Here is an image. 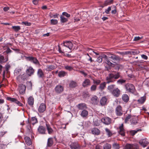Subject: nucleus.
<instances>
[{
    "label": "nucleus",
    "mask_w": 149,
    "mask_h": 149,
    "mask_svg": "<svg viewBox=\"0 0 149 149\" xmlns=\"http://www.w3.org/2000/svg\"><path fill=\"white\" fill-rule=\"evenodd\" d=\"M24 57L26 60L30 61L35 65H40V63L38 61L35 57L30 56H24Z\"/></svg>",
    "instance_id": "nucleus-3"
},
{
    "label": "nucleus",
    "mask_w": 149,
    "mask_h": 149,
    "mask_svg": "<svg viewBox=\"0 0 149 149\" xmlns=\"http://www.w3.org/2000/svg\"><path fill=\"white\" fill-rule=\"evenodd\" d=\"M97 88V86L95 85H93L91 87L90 89L91 91H95Z\"/></svg>",
    "instance_id": "nucleus-48"
},
{
    "label": "nucleus",
    "mask_w": 149,
    "mask_h": 149,
    "mask_svg": "<svg viewBox=\"0 0 149 149\" xmlns=\"http://www.w3.org/2000/svg\"><path fill=\"white\" fill-rule=\"evenodd\" d=\"M126 81L125 79H120L117 81V83L119 84H122L125 83Z\"/></svg>",
    "instance_id": "nucleus-47"
},
{
    "label": "nucleus",
    "mask_w": 149,
    "mask_h": 149,
    "mask_svg": "<svg viewBox=\"0 0 149 149\" xmlns=\"http://www.w3.org/2000/svg\"><path fill=\"white\" fill-rule=\"evenodd\" d=\"M102 59L101 56H99L97 58V61L99 63L102 62Z\"/></svg>",
    "instance_id": "nucleus-57"
},
{
    "label": "nucleus",
    "mask_w": 149,
    "mask_h": 149,
    "mask_svg": "<svg viewBox=\"0 0 149 149\" xmlns=\"http://www.w3.org/2000/svg\"><path fill=\"white\" fill-rule=\"evenodd\" d=\"M91 81L88 79H86L82 83V86L84 88L90 85Z\"/></svg>",
    "instance_id": "nucleus-20"
},
{
    "label": "nucleus",
    "mask_w": 149,
    "mask_h": 149,
    "mask_svg": "<svg viewBox=\"0 0 149 149\" xmlns=\"http://www.w3.org/2000/svg\"><path fill=\"white\" fill-rule=\"evenodd\" d=\"M142 37H140L139 36L135 37L133 40L134 41H137L139 40H140L142 38Z\"/></svg>",
    "instance_id": "nucleus-59"
},
{
    "label": "nucleus",
    "mask_w": 149,
    "mask_h": 149,
    "mask_svg": "<svg viewBox=\"0 0 149 149\" xmlns=\"http://www.w3.org/2000/svg\"><path fill=\"white\" fill-rule=\"evenodd\" d=\"M69 87L70 88H74L77 86V82L73 81H71L69 84Z\"/></svg>",
    "instance_id": "nucleus-30"
},
{
    "label": "nucleus",
    "mask_w": 149,
    "mask_h": 149,
    "mask_svg": "<svg viewBox=\"0 0 149 149\" xmlns=\"http://www.w3.org/2000/svg\"><path fill=\"white\" fill-rule=\"evenodd\" d=\"M83 95L84 97H89V94L88 92L85 91L83 92Z\"/></svg>",
    "instance_id": "nucleus-53"
},
{
    "label": "nucleus",
    "mask_w": 149,
    "mask_h": 149,
    "mask_svg": "<svg viewBox=\"0 0 149 149\" xmlns=\"http://www.w3.org/2000/svg\"><path fill=\"white\" fill-rule=\"evenodd\" d=\"M12 52V51L10 49L9 47H8L5 51L4 52H6L7 54H9L11 53Z\"/></svg>",
    "instance_id": "nucleus-58"
},
{
    "label": "nucleus",
    "mask_w": 149,
    "mask_h": 149,
    "mask_svg": "<svg viewBox=\"0 0 149 149\" xmlns=\"http://www.w3.org/2000/svg\"><path fill=\"white\" fill-rule=\"evenodd\" d=\"M26 74L29 77L31 76L34 74V70L31 66H29L26 70Z\"/></svg>",
    "instance_id": "nucleus-14"
},
{
    "label": "nucleus",
    "mask_w": 149,
    "mask_h": 149,
    "mask_svg": "<svg viewBox=\"0 0 149 149\" xmlns=\"http://www.w3.org/2000/svg\"><path fill=\"white\" fill-rule=\"evenodd\" d=\"M53 143V141L52 138H49L47 140V146L48 147L51 146Z\"/></svg>",
    "instance_id": "nucleus-34"
},
{
    "label": "nucleus",
    "mask_w": 149,
    "mask_h": 149,
    "mask_svg": "<svg viewBox=\"0 0 149 149\" xmlns=\"http://www.w3.org/2000/svg\"><path fill=\"white\" fill-rule=\"evenodd\" d=\"M7 100L10 101L11 102H14L17 104L18 105L21 107H23V105L19 101L15 98H12L9 97H6Z\"/></svg>",
    "instance_id": "nucleus-6"
},
{
    "label": "nucleus",
    "mask_w": 149,
    "mask_h": 149,
    "mask_svg": "<svg viewBox=\"0 0 149 149\" xmlns=\"http://www.w3.org/2000/svg\"><path fill=\"white\" fill-rule=\"evenodd\" d=\"M25 142L28 146H30L32 144V142L31 139L28 136H26L24 138Z\"/></svg>",
    "instance_id": "nucleus-28"
},
{
    "label": "nucleus",
    "mask_w": 149,
    "mask_h": 149,
    "mask_svg": "<svg viewBox=\"0 0 149 149\" xmlns=\"http://www.w3.org/2000/svg\"><path fill=\"white\" fill-rule=\"evenodd\" d=\"M70 148L72 149H77L80 147V146L77 142H74L72 143L70 146Z\"/></svg>",
    "instance_id": "nucleus-21"
},
{
    "label": "nucleus",
    "mask_w": 149,
    "mask_h": 149,
    "mask_svg": "<svg viewBox=\"0 0 149 149\" xmlns=\"http://www.w3.org/2000/svg\"><path fill=\"white\" fill-rule=\"evenodd\" d=\"M38 130L39 132L42 134H45V132L46 129L45 127L42 126H39L38 128Z\"/></svg>",
    "instance_id": "nucleus-23"
},
{
    "label": "nucleus",
    "mask_w": 149,
    "mask_h": 149,
    "mask_svg": "<svg viewBox=\"0 0 149 149\" xmlns=\"http://www.w3.org/2000/svg\"><path fill=\"white\" fill-rule=\"evenodd\" d=\"M46 109V105L44 103H41L38 109L39 112L41 113H43Z\"/></svg>",
    "instance_id": "nucleus-17"
},
{
    "label": "nucleus",
    "mask_w": 149,
    "mask_h": 149,
    "mask_svg": "<svg viewBox=\"0 0 149 149\" xmlns=\"http://www.w3.org/2000/svg\"><path fill=\"white\" fill-rule=\"evenodd\" d=\"M34 99L32 97H30L28 99V103L30 106H32L34 103Z\"/></svg>",
    "instance_id": "nucleus-31"
},
{
    "label": "nucleus",
    "mask_w": 149,
    "mask_h": 149,
    "mask_svg": "<svg viewBox=\"0 0 149 149\" xmlns=\"http://www.w3.org/2000/svg\"><path fill=\"white\" fill-rule=\"evenodd\" d=\"M67 74V73L66 72L62 70L58 72V76L60 77H64Z\"/></svg>",
    "instance_id": "nucleus-35"
},
{
    "label": "nucleus",
    "mask_w": 149,
    "mask_h": 149,
    "mask_svg": "<svg viewBox=\"0 0 149 149\" xmlns=\"http://www.w3.org/2000/svg\"><path fill=\"white\" fill-rule=\"evenodd\" d=\"M138 119L136 116H133L130 120V121L131 124L133 125H136L138 123Z\"/></svg>",
    "instance_id": "nucleus-26"
},
{
    "label": "nucleus",
    "mask_w": 149,
    "mask_h": 149,
    "mask_svg": "<svg viewBox=\"0 0 149 149\" xmlns=\"http://www.w3.org/2000/svg\"><path fill=\"white\" fill-rule=\"evenodd\" d=\"M77 107L79 110H83L87 108L86 105L84 103H82L78 104Z\"/></svg>",
    "instance_id": "nucleus-25"
},
{
    "label": "nucleus",
    "mask_w": 149,
    "mask_h": 149,
    "mask_svg": "<svg viewBox=\"0 0 149 149\" xmlns=\"http://www.w3.org/2000/svg\"><path fill=\"white\" fill-rule=\"evenodd\" d=\"M37 122V120L36 117H32L31 120V123L34 125Z\"/></svg>",
    "instance_id": "nucleus-45"
},
{
    "label": "nucleus",
    "mask_w": 149,
    "mask_h": 149,
    "mask_svg": "<svg viewBox=\"0 0 149 149\" xmlns=\"http://www.w3.org/2000/svg\"><path fill=\"white\" fill-rule=\"evenodd\" d=\"M109 57L112 60V61L114 63H116L119 62L121 58L118 55L113 54H109Z\"/></svg>",
    "instance_id": "nucleus-5"
},
{
    "label": "nucleus",
    "mask_w": 149,
    "mask_h": 149,
    "mask_svg": "<svg viewBox=\"0 0 149 149\" xmlns=\"http://www.w3.org/2000/svg\"><path fill=\"white\" fill-rule=\"evenodd\" d=\"M26 88V86L23 84H20L19 85V93L21 94L25 93Z\"/></svg>",
    "instance_id": "nucleus-12"
},
{
    "label": "nucleus",
    "mask_w": 149,
    "mask_h": 149,
    "mask_svg": "<svg viewBox=\"0 0 149 149\" xmlns=\"http://www.w3.org/2000/svg\"><path fill=\"white\" fill-rule=\"evenodd\" d=\"M6 67V70L8 72V70H9V68L10 67V65L8 64H6L5 65Z\"/></svg>",
    "instance_id": "nucleus-61"
},
{
    "label": "nucleus",
    "mask_w": 149,
    "mask_h": 149,
    "mask_svg": "<svg viewBox=\"0 0 149 149\" xmlns=\"http://www.w3.org/2000/svg\"><path fill=\"white\" fill-rule=\"evenodd\" d=\"M57 23L58 21L57 20L55 19H52L51 20V23L52 24L55 25L57 24Z\"/></svg>",
    "instance_id": "nucleus-54"
},
{
    "label": "nucleus",
    "mask_w": 149,
    "mask_h": 149,
    "mask_svg": "<svg viewBox=\"0 0 149 149\" xmlns=\"http://www.w3.org/2000/svg\"><path fill=\"white\" fill-rule=\"evenodd\" d=\"M142 58L145 60H147L148 58L147 56L144 54H142L141 55Z\"/></svg>",
    "instance_id": "nucleus-64"
},
{
    "label": "nucleus",
    "mask_w": 149,
    "mask_h": 149,
    "mask_svg": "<svg viewBox=\"0 0 149 149\" xmlns=\"http://www.w3.org/2000/svg\"><path fill=\"white\" fill-rule=\"evenodd\" d=\"M111 145L108 143H106L103 146V149H111Z\"/></svg>",
    "instance_id": "nucleus-40"
},
{
    "label": "nucleus",
    "mask_w": 149,
    "mask_h": 149,
    "mask_svg": "<svg viewBox=\"0 0 149 149\" xmlns=\"http://www.w3.org/2000/svg\"><path fill=\"white\" fill-rule=\"evenodd\" d=\"M29 76L26 73H24L22 74H19L17 77V80L19 82H22V80L25 81L26 80Z\"/></svg>",
    "instance_id": "nucleus-9"
},
{
    "label": "nucleus",
    "mask_w": 149,
    "mask_h": 149,
    "mask_svg": "<svg viewBox=\"0 0 149 149\" xmlns=\"http://www.w3.org/2000/svg\"><path fill=\"white\" fill-rule=\"evenodd\" d=\"M88 115V111L86 110H83L81 113V115L83 117H86Z\"/></svg>",
    "instance_id": "nucleus-37"
},
{
    "label": "nucleus",
    "mask_w": 149,
    "mask_h": 149,
    "mask_svg": "<svg viewBox=\"0 0 149 149\" xmlns=\"http://www.w3.org/2000/svg\"><path fill=\"white\" fill-rule=\"evenodd\" d=\"M139 144L143 147L145 148L147 146L149 143L146 138L142 139H141L139 142Z\"/></svg>",
    "instance_id": "nucleus-10"
},
{
    "label": "nucleus",
    "mask_w": 149,
    "mask_h": 149,
    "mask_svg": "<svg viewBox=\"0 0 149 149\" xmlns=\"http://www.w3.org/2000/svg\"><path fill=\"white\" fill-rule=\"evenodd\" d=\"M111 8L110 7H109L107 9L105 10V12L107 14H109V11L111 10Z\"/></svg>",
    "instance_id": "nucleus-63"
},
{
    "label": "nucleus",
    "mask_w": 149,
    "mask_h": 149,
    "mask_svg": "<svg viewBox=\"0 0 149 149\" xmlns=\"http://www.w3.org/2000/svg\"><path fill=\"white\" fill-rule=\"evenodd\" d=\"M93 82L94 84H96V85H97L100 84L101 81L100 80H94Z\"/></svg>",
    "instance_id": "nucleus-52"
},
{
    "label": "nucleus",
    "mask_w": 149,
    "mask_h": 149,
    "mask_svg": "<svg viewBox=\"0 0 149 149\" xmlns=\"http://www.w3.org/2000/svg\"><path fill=\"white\" fill-rule=\"evenodd\" d=\"M8 60V56H6L5 58L1 54H0V63L3 64L6 63Z\"/></svg>",
    "instance_id": "nucleus-18"
},
{
    "label": "nucleus",
    "mask_w": 149,
    "mask_h": 149,
    "mask_svg": "<svg viewBox=\"0 0 149 149\" xmlns=\"http://www.w3.org/2000/svg\"><path fill=\"white\" fill-rule=\"evenodd\" d=\"M63 44L64 46L68 48L70 50H71L73 47V45L70 41H64Z\"/></svg>",
    "instance_id": "nucleus-15"
},
{
    "label": "nucleus",
    "mask_w": 149,
    "mask_h": 149,
    "mask_svg": "<svg viewBox=\"0 0 149 149\" xmlns=\"http://www.w3.org/2000/svg\"><path fill=\"white\" fill-rule=\"evenodd\" d=\"M28 124L26 126L27 129V131L28 132H32V129L31 127V125L29 123V120L28 121Z\"/></svg>",
    "instance_id": "nucleus-42"
},
{
    "label": "nucleus",
    "mask_w": 149,
    "mask_h": 149,
    "mask_svg": "<svg viewBox=\"0 0 149 149\" xmlns=\"http://www.w3.org/2000/svg\"><path fill=\"white\" fill-rule=\"evenodd\" d=\"M115 113L118 116H121L123 114L122 107L120 105H118L115 109Z\"/></svg>",
    "instance_id": "nucleus-7"
},
{
    "label": "nucleus",
    "mask_w": 149,
    "mask_h": 149,
    "mask_svg": "<svg viewBox=\"0 0 149 149\" xmlns=\"http://www.w3.org/2000/svg\"><path fill=\"white\" fill-rule=\"evenodd\" d=\"M118 132L122 136H124L125 135V131L123 128V125L122 124L119 127V130Z\"/></svg>",
    "instance_id": "nucleus-16"
},
{
    "label": "nucleus",
    "mask_w": 149,
    "mask_h": 149,
    "mask_svg": "<svg viewBox=\"0 0 149 149\" xmlns=\"http://www.w3.org/2000/svg\"><path fill=\"white\" fill-rule=\"evenodd\" d=\"M27 85L28 86L31 88H32V83L31 81H28L27 83Z\"/></svg>",
    "instance_id": "nucleus-62"
},
{
    "label": "nucleus",
    "mask_w": 149,
    "mask_h": 149,
    "mask_svg": "<svg viewBox=\"0 0 149 149\" xmlns=\"http://www.w3.org/2000/svg\"><path fill=\"white\" fill-rule=\"evenodd\" d=\"M141 131V129H138L136 130H131L130 131V134L132 136H134L136 133L138 131Z\"/></svg>",
    "instance_id": "nucleus-46"
},
{
    "label": "nucleus",
    "mask_w": 149,
    "mask_h": 149,
    "mask_svg": "<svg viewBox=\"0 0 149 149\" xmlns=\"http://www.w3.org/2000/svg\"><path fill=\"white\" fill-rule=\"evenodd\" d=\"M107 101V98L105 97H103L100 101V103L101 105L103 106L106 104Z\"/></svg>",
    "instance_id": "nucleus-27"
},
{
    "label": "nucleus",
    "mask_w": 149,
    "mask_h": 149,
    "mask_svg": "<svg viewBox=\"0 0 149 149\" xmlns=\"http://www.w3.org/2000/svg\"><path fill=\"white\" fill-rule=\"evenodd\" d=\"M106 63L109 66H112V65H113V63H111L109 60V59H108L106 61Z\"/></svg>",
    "instance_id": "nucleus-55"
},
{
    "label": "nucleus",
    "mask_w": 149,
    "mask_h": 149,
    "mask_svg": "<svg viewBox=\"0 0 149 149\" xmlns=\"http://www.w3.org/2000/svg\"><path fill=\"white\" fill-rule=\"evenodd\" d=\"M105 130L109 137H111L113 133L109 129L106 128L105 129Z\"/></svg>",
    "instance_id": "nucleus-38"
},
{
    "label": "nucleus",
    "mask_w": 149,
    "mask_h": 149,
    "mask_svg": "<svg viewBox=\"0 0 149 149\" xmlns=\"http://www.w3.org/2000/svg\"><path fill=\"white\" fill-rule=\"evenodd\" d=\"M116 85L115 84H112L109 86L107 88V89L110 91H111L113 89Z\"/></svg>",
    "instance_id": "nucleus-44"
},
{
    "label": "nucleus",
    "mask_w": 149,
    "mask_h": 149,
    "mask_svg": "<svg viewBox=\"0 0 149 149\" xmlns=\"http://www.w3.org/2000/svg\"><path fill=\"white\" fill-rule=\"evenodd\" d=\"M91 103L93 104L96 105L98 104L99 100L97 96H94L91 98Z\"/></svg>",
    "instance_id": "nucleus-19"
},
{
    "label": "nucleus",
    "mask_w": 149,
    "mask_h": 149,
    "mask_svg": "<svg viewBox=\"0 0 149 149\" xmlns=\"http://www.w3.org/2000/svg\"><path fill=\"white\" fill-rule=\"evenodd\" d=\"M120 73L116 71H113L112 73L109 74L106 77V80L107 84L112 83L116 81V79L120 77Z\"/></svg>",
    "instance_id": "nucleus-1"
},
{
    "label": "nucleus",
    "mask_w": 149,
    "mask_h": 149,
    "mask_svg": "<svg viewBox=\"0 0 149 149\" xmlns=\"http://www.w3.org/2000/svg\"><path fill=\"white\" fill-rule=\"evenodd\" d=\"M22 24H24L26 26H31V24L30 22H22Z\"/></svg>",
    "instance_id": "nucleus-56"
},
{
    "label": "nucleus",
    "mask_w": 149,
    "mask_h": 149,
    "mask_svg": "<svg viewBox=\"0 0 149 149\" xmlns=\"http://www.w3.org/2000/svg\"><path fill=\"white\" fill-rule=\"evenodd\" d=\"M62 15L66 16L67 17H69L70 16V15L68 13H67L65 12H64L62 13Z\"/></svg>",
    "instance_id": "nucleus-60"
},
{
    "label": "nucleus",
    "mask_w": 149,
    "mask_h": 149,
    "mask_svg": "<svg viewBox=\"0 0 149 149\" xmlns=\"http://www.w3.org/2000/svg\"><path fill=\"white\" fill-rule=\"evenodd\" d=\"M111 93L114 96L118 97L120 95V91L118 88H117L111 91Z\"/></svg>",
    "instance_id": "nucleus-11"
},
{
    "label": "nucleus",
    "mask_w": 149,
    "mask_h": 149,
    "mask_svg": "<svg viewBox=\"0 0 149 149\" xmlns=\"http://www.w3.org/2000/svg\"><path fill=\"white\" fill-rule=\"evenodd\" d=\"M125 87L127 93L134 94L136 92V90L133 84L127 83L125 85Z\"/></svg>",
    "instance_id": "nucleus-2"
},
{
    "label": "nucleus",
    "mask_w": 149,
    "mask_h": 149,
    "mask_svg": "<svg viewBox=\"0 0 149 149\" xmlns=\"http://www.w3.org/2000/svg\"><path fill=\"white\" fill-rule=\"evenodd\" d=\"M125 149H140L139 145L137 143H127L125 146Z\"/></svg>",
    "instance_id": "nucleus-4"
},
{
    "label": "nucleus",
    "mask_w": 149,
    "mask_h": 149,
    "mask_svg": "<svg viewBox=\"0 0 149 149\" xmlns=\"http://www.w3.org/2000/svg\"><path fill=\"white\" fill-rule=\"evenodd\" d=\"M122 99L125 102H127L129 100V97L127 94H124L122 95Z\"/></svg>",
    "instance_id": "nucleus-33"
},
{
    "label": "nucleus",
    "mask_w": 149,
    "mask_h": 149,
    "mask_svg": "<svg viewBox=\"0 0 149 149\" xmlns=\"http://www.w3.org/2000/svg\"><path fill=\"white\" fill-rule=\"evenodd\" d=\"M146 100V97L144 96L141 97L138 100V102L140 104H143Z\"/></svg>",
    "instance_id": "nucleus-36"
},
{
    "label": "nucleus",
    "mask_w": 149,
    "mask_h": 149,
    "mask_svg": "<svg viewBox=\"0 0 149 149\" xmlns=\"http://www.w3.org/2000/svg\"><path fill=\"white\" fill-rule=\"evenodd\" d=\"M106 84H107V82H104L100 84L99 87V89L101 91L104 90L106 87Z\"/></svg>",
    "instance_id": "nucleus-32"
},
{
    "label": "nucleus",
    "mask_w": 149,
    "mask_h": 149,
    "mask_svg": "<svg viewBox=\"0 0 149 149\" xmlns=\"http://www.w3.org/2000/svg\"><path fill=\"white\" fill-rule=\"evenodd\" d=\"M101 121L105 125H108L111 123V118L108 117H105L102 119Z\"/></svg>",
    "instance_id": "nucleus-13"
},
{
    "label": "nucleus",
    "mask_w": 149,
    "mask_h": 149,
    "mask_svg": "<svg viewBox=\"0 0 149 149\" xmlns=\"http://www.w3.org/2000/svg\"><path fill=\"white\" fill-rule=\"evenodd\" d=\"M133 116L130 114L128 115L125 118V122H127L129 121L130 119H131L132 118Z\"/></svg>",
    "instance_id": "nucleus-50"
},
{
    "label": "nucleus",
    "mask_w": 149,
    "mask_h": 149,
    "mask_svg": "<svg viewBox=\"0 0 149 149\" xmlns=\"http://www.w3.org/2000/svg\"><path fill=\"white\" fill-rule=\"evenodd\" d=\"M12 28L15 32L18 31L21 29L20 27L19 26H13Z\"/></svg>",
    "instance_id": "nucleus-41"
},
{
    "label": "nucleus",
    "mask_w": 149,
    "mask_h": 149,
    "mask_svg": "<svg viewBox=\"0 0 149 149\" xmlns=\"http://www.w3.org/2000/svg\"><path fill=\"white\" fill-rule=\"evenodd\" d=\"M46 70L47 71H50L53 70L55 68V66L54 65H47Z\"/></svg>",
    "instance_id": "nucleus-39"
},
{
    "label": "nucleus",
    "mask_w": 149,
    "mask_h": 149,
    "mask_svg": "<svg viewBox=\"0 0 149 149\" xmlns=\"http://www.w3.org/2000/svg\"><path fill=\"white\" fill-rule=\"evenodd\" d=\"M112 147L114 149H119L120 148V146L119 144L115 143L112 145Z\"/></svg>",
    "instance_id": "nucleus-43"
},
{
    "label": "nucleus",
    "mask_w": 149,
    "mask_h": 149,
    "mask_svg": "<svg viewBox=\"0 0 149 149\" xmlns=\"http://www.w3.org/2000/svg\"><path fill=\"white\" fill-rule=\"evenodd\" d=\"M64 68L66 70L70 71L72 70L73 69V68L72 66H65Z\"/></svg>",
    "instance_id": "nucleus-51"
},
{
    "label": "nucleus",
    "mask_w": 149,
    "mask_h": 149,
    "mask_svg": "<svg viewBox=\"0 0 149 149\" xmlns=\"http://www.w3.org/2000/svg\"><path fill=\"white\" fill-rule=\"evenodd\" d=\"M37 74L39 78H43L45 77V74L42 70L41 69H38Z\"/></svg>",
    "instance_id": "nucleus-24"
},
{
    "label": "nucleus",
    "mask_w": 149,
    "mask_h": 149,
    "mask_svg": "<svg viewBox=\"0 0 149 149\" xmlns=\"http://www.w3.org/2000/svg\"><path fill=\"white\" fill-rule=\"evenodd\" d=\"M92 133L95 135H98L100 133V130L97 128H93L91 130Z\"/></svg>",
    "instance_id": "nucleus-22"
},
{
    "label": "nucleus",
    "mask_w": 149,
    "mask_h": 149,
    "mask_svg": "<svg viewBox=\"0 0 149 149\" xmlns=\"http://www.w3.org/2000/svg\"><path fill=\"white\" fill-rule=\"evenodd\" d=\"M61 22L64 23L68 21V19L64 17L61 16Z\"/></svg>",
    "instance_id": "nucleus-49"
},
{
    "label": "nucleus",
    "mask_w": 149,
    "mask_h": 149,
    "mask_svg": "<svg viewBox=\"0 0 149 149\" xmlns=\"http://www.w3.org/2000/svg\"><path fill=\"white\" fill-rule=\"evenodd\" d=\"M46 125L47 130L49 134H52L54 132L53 130L51 127L50 125L47 123H46Z\"/></svg>",
    "instance_id": "nucleus-29"
},
{
    "label": "nucleus",
    "mask_w": 149,
    "mask_h": 149,
    "mask_svg": "<svg viewBox=\"0 0 149 149\" xmlns=\"http://www.w3.org/2000/svg\"><path fill=\"white\" fill-rule=\"evenodd\" d=\"M54 91L56 93L58 94H61L64 91V87L63 86L58 84L55 87Z\"/></svg>",
    "instance_id": "nucleus-8"
}]
</instances>
